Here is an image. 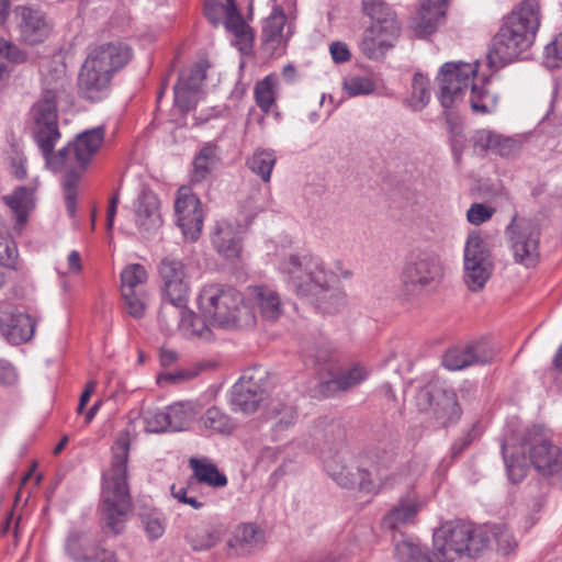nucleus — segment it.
<instances>
[{
	"mask_svg": "<svg viewBox=\"0 0 562 562\" xmlns=\"http://www.w3.org/2000/svg\"><path fill=\"white\" fill-rule=\"evenodd\" d=\"M26 59L27 54L24 50L0 37V80L10 72L7 60L20 64L24 63Z\"/></svg>",
	"mask_w": 562,
	"mask_h": 562,
	"instance_id": "46",
	"label": "nucleus"
},
{
	"mask_svg": "<svg viewBox=\"0 0 562 562\" xmlns=\"http://www.w3.org/2000/svg\"><path fill=\"white\" fill-rule=\"evenodd\" d=\"M502 453L503 458L506 464V470L508 474V479L513 483H519L521 482L528 472V467L522 458H514L510 459L506 458L505 451H506V443L505 441L502 442Z\"/></svg>",
	"mask_w": 562,
	"mask_h": 562,
	"instance_id": "51",
	"label": "nucleus"
},
{
	"mask_svg": "<svg viewBox=\"0 0 562 562\" xmlns=\"http://www.w3.org/2000/svg\"><path fill=\"white\" fill-rule=\"evenodd\" d=\"M147 271L139 263L126 266L121 272V293L132 294L138 291V286L144 285L147 281Z\"/></svg>",
	"mask_w": 562,
	"mask_h": 562,
	"instance_id": "43",
	"label": "nucleus"
},
{
	"mask_svg": "<svg viewBox=\"0 0 562 562\" xmlns=\"http://www.w3.org/2000/svg\"><path fill=\"white\" fill-rule=\"evenodd\" d=\"M484 544L483 533L460 520L442 524L432 536L431 552H423L419 544L403 540L395 544L398 562H457L463 554H473Z\"/></svg>",
	"mask_w": 562,
	"mask_h": 562,
	"instance_id": "3",
	"label": "nucleus"
},
{
	"mask_svg": "<svg viewBox=\"0 0 562 562\" xmlns=\"http://www.w3.org/2000/svg\"><path fill=\"white\" fill-rule=\"evenodd\" d=\"M544 59L548 67L555 68L562 63V32L544 47Z\"/></svg>",
	"mask_w": 562,
	"mask_h": 562,
	"instance_id": "59",
	"label": "nucleus"
},
{
	"mask_svg": "<svg viewBox=\"0 0 562 562\" xmlns=\"http://www.w3.org/2000/svg\"><path fill=\"white\" fill-rule=\"evenodd\" d=\"M179 329L187 337L207 339L211 335V330L205 322L190 310H188Z\"/></svg>",
	"mask_w": 562,
	"mask_h": 562,
	"instance_id": "48",
	"label": "nucleus"
},
{
	"mask_svg": "<svg viewBox=\"0 0 562 562\" xmlns=\"http://www.w3.org/2000/svg\"><path fill=\"white\" fill-rule=\"evenodd\" d=\"M494 270L492 250L487 240L471 231L463 249V282L471 292L481 291Z\"/></svg>",
	"mask_w": 562,
	"mask_h": 562,
	"instance_id": "10",
	"label": "nucleus"
},
{
	"mask_svg": "<svg viewBox=\"0 0 562 562\" xmlns=\"http://www.w3.org/2000/svg\"><path fill=\"white\" fill-rule=\"evenodd\" d=\"M430 100L429 80L420 74H415L412 82L411 105L413 110H423Z\"/></svg>",
	"mask_w": 562,
	"mask_h": 562,
	"instance_id": "47",
	"label": "nucleus"
},
{
	"mask_svg": "<svg viewBox=\"0 0 562 562\" xmlns=\"http://www.w3.org/2000/svg\"><path fill=\"white\" fill-rule=\"evenodd\" d=\"M132 58V48L120 41L103 43L88 54L78 75V90L91 102L100 101L110 92L113 75Z\"/></svg>",
	"mask_w": 562,
	"mask_h": 562,
	"instance_id": "5",
	"label": "nucleus"
},
{
	"mask_svg": "<svg viewBox=\"0 0 562 562\" xmlns=\"http://www.w3.org/2000/svg\"><path fill=\"white\" fill-rule=\"evenodd\" d=\"M306 358L314 364L327 366L331 361L333 351L328 344L319 342L306 349Z\"/></svg>",
	"mask_w": 562,
	"mask_h": 562,
	"instance_id": "57",
	"label": "nucleus"
},
{
	"mask_svg": "<svg viewBox=\"0 0 562 562\" xmlns=\"http://www.w3.org/2000/svg\"><path fill=\"white\" fill-rule=\"evenodd\" d=\"M161 296L182 304L189 302L191 280L188 266L176 254L164 255L157 263Z\"/></svg>",
	"mask_w": 562,
	"mask_h": 562,
	"instance_id": "13",
	"label": "nucleus"
},
{
	"mask_svg": "<svg viewBox=\"0 0 562 562\" xmlns=\"http://www.w3.org/2000/svg\"><path fill=\"white\" fill-rule=\"evenodd\" d=\"M166 414L169 423V430L182 431L190 426L196 413L193 404L181 402L168 406Z\"/></svg>",
	"mask_w": 562,
	"mask_h": 562,
	"instance_id": "40",
	"label": "nucleus"
},
{
	"mask_svg": "<svg viewBox=\"0 0 562 562\" xmlns=\"http://www.w3.org/2000/svg\"><path fill=\"white\" fill-rule=\"evenodd\" d=\"M173 91H175V102H176L177 106L182 112H188L192 108L193 103L195 102L196 91L189 89L187 87H181L179 85H176L173 87Z\"/></svg>",
	"mask_w": 562,
	"mask_h": 562,
	"instance_id": "60",
	"label": "nucleus"
},
{
	"mask_svg": "<svg viewBox=\"0 0 562 562\" xmlns=\"http://www.w3.org/2000/svg\"><path fill=\"white\" fill-rule=\"evenodd\" d=\"M125 308L134 318H142L145 315L146 303L145 292L143 290L134 291L132 294L122 293Z\"/></svg>",
	"mask_w": 562,
	"mask_h": 562,
	"instance_id": "52",
	"label": "nucleus"
},
{
	"mask_svg": "<svg viewBox=\"0 0 562 562\" xmlns=\"http://www.w3.org/2000/svg\"><path fill=\"white\" fill-rule=\"evenodd\" d=\"M175 210L178 225L184 237L192 241L196 240L200 237L204 220L200 199L189 189L181 188Z\"/></svg>",
	"mask_w": 562,
	"mask_h": 562,
	"instance_id": "17",
	"label": "nucleus"
},
{
	"mask_svg": "<svg viewBox=\"0 0 562 562\" xmlns=\"http://www.w3.org/2000/svg\"><path fill=\"white\" fill-rule=\"evenodd\" d=\"M147 536L155 540L160 538L165 532V518L164 515L154 509L139 514Z\"/></svg>",
	"mask_w": 562,
	"mask_h": 562,
	"instance_id": "50",
	"label": "nucleus"
},
{
	"mask_svg": "<svg viewBox=\"0 0 562 562\" xmlns=\"http://www.w3.org/2000/svg\"><path fill=\"white\" fill-rule=\"evenodd\" d=\"M362 11L376 26L392 37L400 33V23L392 8L384 0H361Z\"/></svg>",
	"mask_w": 562,
	"mask_h": 562,
	"instance_id": "24",
	"label": "nucleus"
},
{
	"mask_svg": "<svg viewBox=\"0 0 562 562\" xmlns=\"http://www.w3.org/2000/svg\"><path fill=\"white\" fill-rule=\"evenodd\" d=\"M266 542L265 531L255 524H241L235 531L233 538L228 541V547L237 555H247L263 547Z\"/></svg>",
	"mask_w": 562,
	"mask_h": 562,
	"instance_id": "26",
	"label": "nucleus"
},
{
	"mask_svg": "<svg viewBox=\"0 0 562 562\" xmlns=\"http://www.w3.org/2000/svg\"><path fill=\"white\" fill-rule=\"evenodd\" d=\"M35 330L33 318L22 312H0V333L13 345L30 340Z\"/></svg>",
	"mask_w": 562,
	"mask_h": 562,
	"instance_id": "21",
	"label": "nucleus"
},
{
	"mask_svg": "<svg viewBox=\"0 0 562 562\" xmlns=\"http://www.w3.org/2000/svg\"><path fill=\"white\" fill-rule=\"evenodd\" d=\"M422 505L416 495H407L384 516L382 526L389 530H397L401 527L413 524Z\"/></svg>",
	"mask_w": 562,
	"mask_h": 562,
	"instance_id": "28",
	"label": "nucleus"
},
{
	"mask_svg": "<svg viewBox=\"0 0 562 562\" xmlns=\"http://www.w3.org/2000/svg\"><path fill=\"white\" fill-rule=\"evenodd\" d=\"M130 446L128 434H119L112 446L111 467L102 477L101 528L104 532L109 531L114 536L124 531L133 507L127 483Z\"/></svg>",
	"mask_w": 562,
	"mask_h": 562,
	"instance_id": "2",
	"label": "nucleus"
},
{
	"mask_svg": "<svg viewBox=\"0 0 562 562\" xmlns=\"http://www.w3.org/2000/svg\"><path fill=\"white\" fill-rule=\"evenodd\" d=\"M15 13L20 40L24 44L34 46L45 42L50 34L52 23L43 11L22 5L16 8Z\"/></svg>",
	"mask_w": 562,
	"mask_h": 562,
	"instance_id": "18",
	"label": "nucleus"
},
{
	"mask_svg": "<svg viewBox=\"0 0 562 562\" xmlns=\"http://www.w3.org/2000/svg\"><path fill=\"white\" fill-rule=\"evenodd\" d=\"M265 372L248 370L234 384L232 390V406L234 411L244 414L255 413L266 398Z\"/></svg>",
	"mask_w": 562,
	"mask_h": 562,
	"instance_id": "16",
	"label": "nucleus"
},
{
	"mask_svg": "<svg viewBox=\"0 0 562 562\" xmlns=\"http://www.w3.org/2000/svg\"><path fill=\"white\" fill-rule=\"evenodd\" d=\"M190 467L198 482L205 483L212 487H224L227 484V477L224 473L220 472L217 467L207 461L191 458Z\"/></svg>",
	"mask_w": 562,
	"mask_h": 562,
	"instance_id": "36",
	"label": "nucleus"
},
{
	"mask_svg": "<svg viewBox=\"0 0 562 562\" xmlns=\"http://www.w3.org/2000/svg\"><path fill=\"white\" fill-rule=\"evenodd\" d=\"M477 63L449 61L441 66L436 80L439 85L438 98L445 109L452 108L462 100L476 75Z\"/></svg>",
	"mask_w": 562,
	"mask_h": 562,
	"instance_id": "12",
	"label": "nucleus"
},
{
	"mask_svg": "<svg viewBox=\"0 0 562 562\" xmlns=\"http://www.w3.org/2000/svg\"><path fill=\"white\" fill-rule=\"evenodd\" d=\"M445 278L440 255L431 249H416L408 254L401 272L404 295L424 297L437 291Z\"/></svg>",
	"mask_w": 562,
	"mask_h": 562,
	"instance_id": "8",
	"label": "nucleus"
},
{
	"mask_svg": "<svg viewBox=\"0 0 562 562\" xmlns=\"http://www.w3.org/2000/svg\"><path fill=\"white\" fill-rule=\"evenodd\" d=\"M18 248L13 240H9L5 237H0V266L16 269L18 265Z\"/></svg>",
	"mask_w": 562,
	"mask_h": 562,
	"instance_id": "55",
	"label": "nucleus"
},
{
	"mask_svg": "<svg viewBox=\"0 0 562 562\" xmlns=\"http://www.w3.org/2000/svg\"><path fill=\"white\" fill-rule=\"evenodd\" d=\"M212 243L216 251L227 259L238 257L241 250V238L236 227L227 221L216 223Z\"/></svg>",
	"mask_w": 562,
	"mask_h": 562,
	"instance_id": "29",
	"label": "nucleus"
},
{
	"mask_svg": "<svg viewBox=\"0 0 562 562\" xmlns=\"http://www.w3.org/2000/svg\"><path fill=\"white\" fill-rule=\"evenodd\" d=\"M33 190L27 187H18L12 194L4 195V203L14 212L16 226L22 227L27 221V214L33 205Z\"/></svg>",
	"mask_w": 562,
	"mask_h": 562,
	"instance_id": "34",
	"label": "nucleus"
},
{
	"mask_svg": "<svg viewBox=\"0 0 562 562\" xmlns=\"http://www.w3.org/2000/svg\"><path fill=\"white\" fill-rule=\"evenodd\" d=\"M479 437V430L473 425L461 438L456 440L451 447V457L458 458Z\"/></svg>",
	"mask_w": 562,
	"mask_h": 562,
	"instance_id": "62",
	"label": "nucleus"
},
{
	"mask_svg": "<svg viewBox=\"0 0 562 562\" xmlns=\"http://www.w3.org/2000/svg\"><path fill=\"white\" fill-rule=\"evenodd\" d=\"M67 79L57 77L53 82H44L42 97L31 108L32 134L47 166L54 170L65 169L63 191L67 213L74 217L77 211L78 184L88 170L93 156L101 148L105 128L97 126L78 134L72 143L53 153L60 138L57 102L66 92Z\"/></svg>",
	"mask_w": 562,
	"mask_h": 562,
	"instance_id": "1",
	"label": "nucleus"
},
{
	"mask_svg": "<svg viewBox=\"0 0 562 562\" xmlns=\"http://www.w3.org/2000/svg\"><path fill=\"white\" fill-rule=\"evenodd\" d=\"M416 405L419 411L434 408L436 419L443 426L457 422L461 416L453 390L437 384L422 387L416 395Z\"/></svg>",
	"mask_w": 562,
	"mask_h": 562,
	"instance_id": "15",
	"label": "nucleus"
},
{
	"mask_svg": "<svg viewBox=\"0 0 562 562\" xmlns=\"http://www.w3.org/2000/svg\"><path fill=\"white\" fill-rule=\"evenodd\" d=\"M325 468L329 475L342 487L359 488L370 492L374 484L366 469L349 468L345 461L347 453L346 429L336 422H319L314 429Z\"/></svg>",
	"mask_w": 562,
	"mask_h": 562,
	"instance_id": "6",
	"label": "nucleus"
},
{
	"mask_svg": "<svg viewBox=\"0 0 562 562\" xmlns=\"http://www.w3.org/2000/svg\"><path fill=\"white\" fill-rule=\"evenodd\" d=\"M398 439L391 437L387 441L378 442L370 451L369 458L376 472L391 469L397 459Z\"/></svg>",
	"mask_w": 562,
	"mask_h": 562,
	"instance_id": "35",
	"label": "nucleus"
},
{
	"mask_svg": "<svg viewBox=\"0 0 562 562\" xmlns=\"http://www.w3.org/2000/svg\"><path fill=\"white\" fill-rule=\"evenodd\" d=\"M539 25L538 1L524 0L494 35L487 53L488 66L498 68L518 59L532 45Z\"/></svg>",
	"mask_w": 562,
	"mask_h": 562,
	"instance_id": "4",
	"label": "nucleus"
},
{
	"mask_svg": "<svg viewBox=\"0 0 562 562\" xmlns=\"http://www.w3.org/2000/svg\"><path fill=\"white\" fill-rule=\"evenodd\" d=\"M448 0H423L415 16L414 29L418 36L432 34L446 14Z\"/></svg>",
	"mask_w": 562,
	"mask_h": 562,
	"instance_id": "27",
	"label": "nucleus"
},
{
	"mask_svg": "<svg viewBox=\"0 0 562 562\" xmlns=\"http://www.w3.org/2000/svg\"><path fill=\"white\" fill-rule=\"evenodd\" d=\"M162 302L160 305L158 319L159 323L165 327L166 330H172L173 328H180L182 319L188 312V302L178 304L172 302L170 297L161 296Z\"/></svg>",
	"mask_w": 562,
	"mask_h": 562,
	"instance_id": "37",
	"label": "nucleus"
},
{
	"mask_svg": "<svg viewBox=\"0 0 562 562\" xmlns=\"http://www.w3.org/2000/svg\"><path fill=\"white\" fill-rule=\"evenodd\" d=\"M517 143L515 139L497 134V139L494 142L492 153L503 157H508L515 153Z\"/></svg>",
	"mask_w": 562,
	"mask_h": 562,
	"instance_id": "64",
	"label": "nucleus"
},
{
	"mask_svg": "<svg viewBox=\"0 0 562 562\" xmlns=\"http://www.w3.org/2000/svg\"><path fill=\"white\" fill-rule=\"evenodd\" d=\"M289 282L297 295L315 296L329 289L334 274L313 255H292L283 266Z\"/></svg>",
	"mask_w": 562,
	"mask_h": 562,
	"instance_id": "9",
	"label": "nucleus"
},
{
	"mask_svg": "<svg viewBox=\"0 0 562 562\" xmlns=\"http://www.w3.org/2000/svg\"><path fill=\"white\" fill-rule=\"evenodd\" d=\"M146 432L160 434L169 430V423L165 411L146 409L142 413Z\"/></svg>",
	"mask_w": 562,
	"mask_h": 562,
	"instance_id": "49",
	"label": "nucleus"
},
{
	"mask_svg": "<svg viewBox=\"0 0 562 562\" xmlns=\"http://www.w3.org/2000/svg\"><path fill=\"white\" fill-rule=\"evenodd\" d=\"M495 139H497L496 133L488 130L477 131L473 136L474 149L480 154L492 151Z\"/></svg>",
	"mask_w": 562,
	"mask_h": 562,
	"instance_id": "61",
	"label": "nucleus"
},
{
	"mask_svg": "<svg viewBox=\"0 0 562 562\" xmlns=\"http://www.w3.org/2000/svg\"><path fill=\"white\" fill-rule=\"evenodd\" d=\"M207 68L209 63L206 60H200L195 63L190 69L180 74L177 85L187 87L198 92L206 78Z\"/></svg>",
	"mask_w": 562,
	"mask_h": 562,
	"instance_id": "44",
	"label": "nucleus"
},
{
	"mask_svg": "<svg viewBox=\"0 0 562 562\" xmlns=\"http://www.w3.org/2000/svg\"><path fill=\"white\" fill-rule=\"evenodd\" d=\"M201 422L204 428L218 434L228 435L235 427L231 416L216 406L207 408L201 417Z\"/></svg>",
	"mask_w": 562,
	"mask_h": 562,
	"instance_id": "41",
	"label": "nucleus"
},
{
	"mask_svg": "<svg viewBox=\"0 0 562 562\" xmlns=\"http://www.w3.org/2000/svg\"><path fill=\"white\" fill-rule=\"evenodd\" d=\"M277 157L273 150L257 148L254 154L247 159V167L263 182H269L271 172L276 165Z\"/></svg>",
	"mask_w": 562,
	"mask_h": 562,
	"instance_id": "38",
	"label": "nucleus"
},
{
	"mask_svg": "<svg viewBox=\"0 0 562 562\" xmlns=\"http://www.w3.org/2000/svg\"><path fill=\"white\" fill-rule=\"evenodd\" d=\"M102 548L86 531L80 530L70 531L65 542L66 553L74 562H97Z\"/></svg>",
	"mask_w": 562,
	"mask_h": 562,
	"instance_id": "23",
	"label": "nucleus"
},
{
	"mask_svg": "<svg viewBox=\"0 0 562 562\" xmlns=\"http://www.w3.org/2000/svg\"><path fill=\"white\" fill-rule=\"evenodd\" d=\"M204 12L209 21L217 26L223 21L224 4L217 2L216 0H205Z\"/></svg>",
	"mask_w": 562,
	"mask_h": 562,
	"instance_id": "63",
	"label": "nucleus"
},
{
	"mask_svg": "<svg viewBox=\"0 0 562 562\" xmlns=\"http://www.w3.org/2000/svg\"><path fill=\"white\" fill-rule=\"evenodd\" d=\"M159 199L150 191H143L135 202V222L140 233L153 234L162 223Z\"/></svg>",
	"mask_w": 562,
	"mask_h": 562,
	"instance_id": "22",
	"label": "nucleus"
},
{
	"mask_svg": "<svg viewBox=\"0 0 562 562\" xmlns=\"http://www.w3.org/2000/svg\"><path fill=\"white\" fill-rule=\"evenodd\" d=\"M460 522L463 525H468L474 529L480 530L484 536V544L482 546V548L479 551L474 552L473 554H463L462 559L476 558L480 553H482L488 547L491 538H493L495 540V542L497 544V550L504 555L510 554L517 548V542H516L514 536L512 535V532L507 529V527L505 525L477 526L472 522H464V521H460Z\"/></svg>",
	"mask_w": 562,
	"mask_h": 562,
	"instance_id": "25",
	"label": "nucleus"
},
{
	"mask_svg": "<svg viewBox=\"0 0 562 562\" xmlns=\"http://www.w3.org/2000/svg\"><path fill=\"white\" fill-rule=\"evenodd\" d=\"M344 88L349 95L355 97L372 93L375 85L368 77L353 76L345 80Z\"/></svg>",
	"mask_w": 562,
	"mask_h": 562,
	"instance_id": "53",
	"label": "nucleus"
},
{
	"mask_svg": "<svg viewBox=\"0 0 562 562\" xmlns=\"http://www.w3.org/2000/svg\"><path fill=\"white\" fill-rule=\"evenodd\" d=\"M497 103V94L492 93L486 88L485 83L479 86L473 81L471 82L470 104L473 112L480 114H491L496 111Z\"/></svg>",
	"mask_w": 562,
	"mask_h": 562,
	"instance_id": "39",
	"label": "nucleus"
},
{
	"mask_svg": "<svg viewBox=\"0 0 562 562\" xmlns=\"http://www.w3.org/2000/svg\"><path fill=\"white\" fill-rule=\"evenodd\" d=\"M524 453L542 476H552L562 472V450L544 432L542 426L527 428L521 439Z\"/></svg>",
	"mask_w": 562,
	"mask_h": 562,
	"instance_id": "11",
	"label": "nucleus"
},
{
	"mask_svg": "<svg viewBox=\"0 0 562 562\" xmlns=\"http://www.w3.org/2000/svg\"><path fill=\"white\" fill-rule=\"evenodd\" d=\"M221 530L216 526L205 521L190 525L184 532L188 544L194 551L212 549L221 541Z\"/></svg>",
	"mask_w": 562,
	"mask_h": 562,
	"instance_id": "30",
	"label": "nucleus"
},
{
	"mask_svg": "<svg viewBox=\"0 0 562 562\" xmlns=\"http://www.w3.org/2000/svg\"><path fill=\"white\" fill-rule=\"evenodd\" d=\"M218 161V147L214 144L203 146L193 161L191 182L199 184L207 180Z\"/></svg>",
	"mask_w": 562,
	"mask_h": 562,
	"instance_id": "32",
	"label": "nucleus"
},
{
	"mask_svg": "<svg viewBox=\"0 0 562 562\" xmlns=\"http://www.w3.org/2000/svg\"><path fill=\"white\" fill-rule=\"evenodd\" d=\"M392 38L376 26H370L366 30L359 46L368 58H379L387 48L392 47Z\"/></svg>",
	"mask_w": 562,
	"mask_h": 562,
	"instance_id": "33",
	"label": "nucleus"
},
{
	"mask_svg": "<svg viewBox=\"0 0 562 562\" xmlns=\"http://www.w3.org/2000/svg\"><path fill=\"white\" fill-rule=\"evenodd\" d=\"M198 301L204 317L215 326L245 329L256 325V314L244 304L241 293L232 286L206 285Z\"/></svg>",
	"mask_w": 562,
	"mask_h": 562,
	"instance_id": "7",
	"label": "nucleus"
},
{
	"mask_svg": "<svg viewBox=\"0 0 562 562\" xmlns=\"http://www.w3.org/2000/svg\"><path fill=\"white\" fill-rule=\"evenodd\" d=\"M368 374V370L359 364L339 373L338 376L342 385V391H348L357 386L367 379Z\"/></svg>",
	"mask_w": 562,
	"mask_h": 562,
	"instance_id": "54",
	"label": "nucleus"
},
{
	"mask_svg": "<svg viewBox=\"0 0 562 562\" xmlns=\"http://www.w3.org/2000/svg\"><path fill=\"white\" fill-rule=\"evenodd\" d=\"M449 134L451 151L456 162L459 164L461 161L462 154L467 147V137L464 135L463 128L457 124L450 125Z\"/></svg>",
	"mask_w": 562,
	"mask_h": 562,
	"instance_id": "56",
	"label": "nucleus"
},
{
	"mask_svg": "<svg viewBox=\"0 0 562 562\" xmlns=\"http://www.w3.org/2000/svg\"><path fill=\"white\" fill-rule=\"evenodd\" d=\"M248 295L263 322L276 323L282 316L283 303L274 289L265 284L251 285Z\"/></svg>",
	"mask_w": 562,
	"mask_h": 562,
	"instance_id": "20",
	"label": "nucleus"
},
{
	"mask_svg": "<svg viewBox=\"0 0 562 562\" xmlns=\"http://www.w3.org/2000/svg\"><path fill=\"white\" fill-rule=\"evenodd\" d=\"M495 213V209L492 206H487L483 203H474L467 212L468 221L473 225H480L486 221H488L493 214Z\"/></svg>",
	"mask_w": 562,
	"mask_h": 562,
	"instance_id": "58",
	"label": "nucleus"
},
{
	"mask_svg": "<svg viewBox=\"0 0 562 562\" xmlns=\"http://www.w3.org/2000/svg\"><path fill=\"white\" fill-rule=\"evenodd\" d=\"M267 414L269 418L276 420V427L281 430L293 425L297 416L294 406L281 400H272Z\"/></svg>",
	"mask_w": 562,
	"mask_h": 562,
	"instance_id": "42",
	"label": "nucleus"
},
{
	"mask_svg": "<svg viewBox=\"0 0 562 562\" xmlns=\"http://www.w3.org/2000/svg\"><path fill=\"white\" fill-rule=\"evenodd\" d=\"M276 81L272 76H267L255 86L256 103L265 113H268L274 104Z\"/></svg>",
	"mask_w": 562,
	"mask_h": 562,
	"instance_id": "45",
	"label": "nucleus"
},
{
	"mask_svg": "<svg viewBox=\"0 0 562 562\" xmlns=\"http://www.w3.org/2000/svg\"><path fill=\"white\" fill-rule=\"evenodd\" d=\"M286 21L283 9L273 7L270 15L265 20L261 33L262 47L269 54H273L282 42V31Z\"/></svg>",
	"mask_w": 562,
	"mask_h": 562,
	"instance_id": "31",
	"label": "nucleus"
},
{
	"mask_svg": "<svg viewBox=\"0 0 562 562\" xmlns=\"http://www.w3.org/2000/svg\"><path fill=\"white\" fill-rule=\"evenodd\" d=\"M494 352L483 342L449 349L442 359L449 370H462L474 364H485L493 360Z\"/></svg>",
	"mask_w": 562,
	"mask_h": 562,
	"instance_id": "19",
	"label": "nucleus"
},
{
	"mask_svg": "<svg viewBox=\"0 0 562 562\" xmlns=\"http://www.w3.org/2000/svg\"><path fill=\"white\" fill-rule=\"evenodd\" d=\"M515 260L526 267L535 266L539 259L540 226L533 220H517L515 216L506 228Z\"/></svg>",
	"mask_w": 562,
	"mask_h": 562,
	"instance_id": "14",
	"label": "nucleus"
}]
</instances>
